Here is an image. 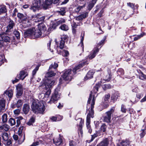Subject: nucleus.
<instances>
[{"label": "nucleus", "instance_id": "nucleus-1", "mask_svg": "<svg viewBox=\"0 0 146 146\" xmlns=\"http://www.w3.org/2000/svg\"><path fill=\"white\" fill-rule=\"evenodd\" d=\"M95 98L93 97L91 105L90 110H87V112L88 113L87 117L86 125L87 129H88V132L90 133H91L92 131V129L90 125V118L91 117L93 118L94 117V111L93 109L94 108V106L95 104Z\"/></svg>", "mask_w": 146, "mask_h": 146}, {"label": "nucleus", "instance_id": "nucleus-2", "mask_svg": "<svg viewBox=\"0 0 146 146\" xmlns=\"http://www.w3.org/2000/svg\"><path fill=\"white\" fill-rule=\"evenodd\" d=\"M31 107L33 112L37 114H43L45 110L44 105L41 102L34 101L33 102Z\"/></svg>", "mask_w": 146, "mask_h": 146}, {"label": "nucleus", "instance_id": "nucleus-3", "mask_svg": "<svg viewBox=\"0 0 146 146\" xmlns=\"http://www.w3.org/2000/svg\"><path fill=\"white\" fill-rule=\"evenodd\" d=\"M60 89V86H58L55 89L54 92L52 94L50 101L53 102L58 100L60 98L61 94L59 93Z\"/></svg>", "mask_w": 146, "mask_h": 146}, {"label": "nucleus", "instance_id": "nucleus-4", "mask_svg": "<svg viewBox=\"0 0 146 146\" xmlns=\"http://www.w3.org/2000/svg\"><path fill=\"white\" fill-rule=\"evenodd\" d=\"M3 139V142L6 145H9L12 143V141L10 139H9V135L8 133L6 132H3L1 133V135Z\"/></svg>", "mask_w": 146, "mask_h": 146}, {"label": "nucleus", "instance_id": "nucleus-5", "mask_svg": "<svg viewBox=\"0 0 146 146\" xmlns=\"http://www.w3.org/2000/svg\"><path fill=\"white\" fill-rule=\"evenodd\" d=\"M114 110L115 108L114 107H113L109 111L106 112V115L104 118V121L106 122H110L111 115L114 112Z\"/></svg>", "mask_w": 146, "mask_h": 146}, {"label": "nucleus", "instance_id": "nucleus-6", "mask_svg": "<svg viewBox=\"0 0 146 146\" xmlns=\"http://www.w3.org/2000/svg\"><path fill=\"white\" fill-rule=\"evenodd\" d=\"M25 127H20L18 131V134L19 135L21 136V138H20L19 140V143H23L25 139V134L24 131Z\"/></svg>", "mask_w": 146, "mask_h": 146}, {"label": "nucleus", "instance_id": "nucleus-7", "mask_svg": "<svg viewBox=\"0 0 146 146\" xmlns=\"http://www.w3.org/2000/svg\"><path fill=\"white\" fill-rule=\"evenodd\" d=\"M71 70L68 69L65 71L62 76V77L65 80H70L72 79V74H71Z\"/></svg>", "mask_w": 146, "mask_h": 146}, {"label": "nucleus", "instance_id": "nucleus-8", "mask_svg": "<svg viewBox=\"0 0 146 146\" xmlns=\"http://www.w3.org/2000/svg\"><path fill=\"white\" fill-rule=\"evenodd\" d=\"M34 31H35V28H32L28 29L24 33L25 36H29L31 38H33Z\"/></svg>", "mask_w": 146, "mask_h": 146}, {"label": "nucleus", "instance_id": "nucleus-9", "mask_svg": "<svg viewBox=\"0 0 146 146\" xmlns=\"http://www.w3.org/2000/svg\"><path fill=\"white\" fill-rule=\"evenodd\" d=\"M17 16L21 21H27L28 23L29 22L28 21L29 18L25 14H23L19 13H17Z\"/></svg>", "mask_w": 146, "mask_h": 146}, {"label": "nucleus", "instance_id": "nucleus-10", "mask_svg": "<svg viewBox=\"0 0 146 146\" xmlns=\"http://www.w3.org/2000/svg\"><path fill=\"white\" fill-rule=\"evenodd\" d=\"M55 83L54 80L51 81L48 80L46 81L45 84V87L46 89H50L54 85Z\"/></svg>", "mask_w": 146, "mask_h": 146}, {"label": "nucleus", "instance_id": "nucleus-11", "mask_svg": "<svg viewBox=\"0 0 146 146\" xmlns=\"http://www.w3.org/2000/svg\"><path fill=\"white\" fill-rule=\"evenodd\" d=\"M42 33L40 32V30L38 29L35 28V31H34L33 34V38H38L42 36L43 37L44 35H42Z\"/></svg>", "mask_w": 146, "mask_h": 146}, {"label": "nucleus", "instance_id": "nucleus-12", "mask_svg": "<svg viewBox=\"0 0 146 146\" xmlns=\"http://www.w3.org/2000/svg\"><path fill=\"white\" fill-rule=\"evenodd\" d=\"M37 5H38V7L40 8H44L45 9H47L46 6V5L45 2L44 3L43 0H40L38 1H36Z\"/></svg>", "mask_w": 146, "mask_h": 146}, {"label": "nucleus", "instance_id": "nucleus-13", "mask_svg": "<svg viewBox=\"0 0 146 146\" xmlns=\"http://www.w3.org/2000/svg\"><path fill=\"white\" fill-rule=\"evenodd\" d=\"M23 104V101L21 100H18L16 103L15 104H12L11 105V107L13 108H14L17 107L19 108L21 107Z\"/></svg>", "mask_w": 146, "mask_h": 146}, {"label": "nucleus", "instance_id": "nucleus-14", "mask_svg": "<svg viewBox=\"0 0 146 146\" xmlns=\"http://www.w3.org/2000/svg\"><path fill=\"white\" fill-rule=\"evenodd\" d=\"M109 140L107 138L103 140L97 146H108L109 144Z\"/></svg>", "mask_w": 146, "mask_h": 146}, {"label": "nucleus", "instance_id": "nucleus-15", "mask_svg": "<svg viewBox=\"0 0 146 146\" xmlns=\"http://www.w3.org/2000/svg\"><path fill=\"white\" fill-rule=\"evenodd\" d=\"M0 36L3 41L7 42H9L10 40V37L8 36L5 33H3L2 34H1Z\"/></svg>", "mask_w": 146, "mask_h": 146}, {"label": "nucleus", "instance_id": "nucleus-16", "mask_svg": "<svg viewBox=\"0 0 146 146\" xmlns=\"http://www.w3.org/2000/svg\"><path fill=\"white\" fill-rule=\"evenodd\" d=\"M10 129L9 126L7 124H4L0 126V132L7 131Z\"/></svg>", "mask_w": 146, "mask_h": 146}, {"label": "nucleus", "instance_id": "nucleus-17", "mask_svg": "<svg viewBox=\"0 0 146 146\" xmlns=\"http://www.w3.org/2000/svg\"><path fill=\"white\" fill-rule=\"evenodd\" d=\"M38 28L42 34H44L45 32L46 31V27L43 23H41L38 24Z\"/></svg>", "mask_w": 146, "mask_h": 146}, {"label": "nucleus", "instance_id": "nucleus-18", "mask_svg": "<svg viewBox=\"0 0 146 146\" xmlns=\"http://www.w3.org/2000/svg\"><path fill=\"white\" fill-rule=\"evenodd\" d=\"M53 140L54 143L57 146L60 145L62 142V138L60 137L54 138Z\"/></svg>", "mask_w": 146, "mask_h": 146}, {"label": "nucleus", "instance_id": "nucleus-19", "mask_svg": "<svg viewBox=\"0 0 146 146\" xmlns=\"http://www.w3.org/2000/svg\"><path fill=\"white\" fill-rule=\"evenodd\" d=\"M130 141L127 139L123 140L120 143V144H118L117 146H129Z\"/></svg>", "mask_w": 146, "mask_h": 146}, {"label": "nucleus", "instance_id": "nucleus-20", "mask_svg": "<svg viewBox=\"0 0 146 146\" xmlns=\"http://www.w3.org/2000/svg\"><path fill=\"white\" fill-rule=\"evenodd\" d=\"M119 97V94L117 92H115L113 94L111 97V99L113 102L116 101L118 97Z\"/></svg>", "mask_w": 146, "mask_h": 146}, {"label": "nucleus", "instance_id": "nucleus-21", "mask_svg": "<svg viewBox=\"0 0 146 146\" xmlns=\"http://www.w3.org/2000/svg\"><path fill=\"white\" fill-rule=\"evenodd\" d=\"M88 16V13H87L82 14L76 18V20L80 21L86 18Z\"/></svg>", "mask_w": 146, "mask_h": 146}, {"label": "nucleus", "instance_id": "nucleus-22", "mask_svg": "<svg viewBox=\"0 0 146 146\" xmlns=\"http://www.w3.org/2000/svg\"><path fill=\"white\" fill-rule=\"evenodd\" d=\"M17 91V95L19 96H21L23 93V89L22 86L21 84H19L16 86Z\"/></svg>", "mask_w": 146, "mask_h": 146}, {"label": "nucleus", "instance_id": "nucleus-23", "mask_svg": "<svg viewBox=\"0 0 146 146\" xmlns=\"http://www.w3.org/2000/svg\"><path fill=\"white\" fill-rule=\"evenodd\" d=\"M30 110L29 106L27 104H25L23 106V111L24 113L27 114Z\"/></svg>", "mask_w": 146, "mask_h": 146}, {"label": "nucleus", "instance_id": "nucleus-24", "mask_svg": "<svg viewBox=\"0 0 146 146\" xmlns=\"http://www.w3.org/2000/svg\"><path fill=\"white\" fill-rule=\"evenodd\" d=\"M94 73V72L93 70H90L87 73L86 76L85 77V80H87L92 78Z\"/></svg>", "mask_w": 146, "mask_h": 146}, {"label": "nucleus", "instance_id": "nucleus-25", "mask_svg": "<svg viewBox=\"0 0 146 146\" xmlns=\"http://www.w3.org/2000/svg\"><path fill=\"white\" fill-rule=\"evenodd\" d=\"M86 62H84L83 63H81L78 66L74 68L73 70V72L74 74H76V72L78 70H79L80 68L82 67L83 66L86 64Z\"/></svg>", "mask_w": 146, "mask_h": 146}, {"label": "nucleus", "instance_id": "nucleus-26", "mask_svg": "<svg viewBox=\"0 0 146 146\" xmlns=\"http://www.w3.org/2000/svg\"><path fill=\"white\" fill-rule=\"evenodd\" d=\"M141 132V133L140 134V136L141 138H143L146 133V125H144L142 127Z\"/></svg>", "mask_w": 146, "mask_h": 146}, {"label": "nucleus", "instance_id": "nucleus-27", "mask_svg": "<svg viewBox=\"0 0 146 146\" xmlns=\"http://www.w3.org/2000/svg\"><path fill=\"white\" fill-rule=\"evenodd\" d=\"M97 0H92L91 2L89 3L88 5L87 8L90 11L93 7Z\"/></svg>", "mask_w": 146, "mask_h": 146}, {"label": "nucleus", "instance_id": "nucleus-28", "mask_svg": "<svg viewBox=\"0 0 146 146\" xmlns=\"http://www.w3.org/2000/svg\"><path fill=\"white\" fill-rule=\"evenodd\" d=\"M99 51L98 48H96L95 50H94L93 52L91 53L90 55L88 56V57L90 59H92L94 58L96 56V54Z\"/></svg>", "mask_w": 146, "mask_h": 146}, {"label": "nucleus", "instance_id": "nucleus-29", "mask_svg": "<svg viewBox=\"0 0 146 146\" xmlns=\"http://www.w3.org/2000/svg\"><path fill=\"white\" fill-rule=\"evenodd\" d=\"M7 11L6 7L5 5H0V15L6 13Z\"/></svg>", "mask_w": 146, "mask_h": 146}, {"label": "nucleus", "instance_id": "nucleus-30", "mask_svg": "<svg viewBox=\"0 0 146 146\" xmlns=\"http://www.w3.org/2000/svg\"><path fill=\"white\" fill-rule=\"evenodd\" d=\"M66 38V37L64 36V37H62L61 38V40L60 41L59 47L61 49H62L64 47L65 44V41L63 40L65 39Z\"/></svg>", "mask_w": 146, "mask_h": 146}, {"label": "nucleus", "instance_id": "nucleus-31", "mask_svg": "<svg viewBox=\"0 0 146 146\" xmlns=\"http://www.w3.org/2000/svg\"><path fill=\"white\" fill-rule=\"evenodd\" d=\"M40 18V20H44L45 17H44L41 14L39 13L37 15H34L32 16V18Z\"/></svg>", "mask_w": 146, "mask_h": 146}, {"label": "nucleus", "instance_id": "nucleus-32", "mask_svg": "<svg viewBox=\"0 0 146 146\" xmlns=\"http://www.w3.org/2000/svg\"><path fill=\"white\" fill-rule=\"evenodd\" d=\"M5 100H0V112L4 110L5 108Z\"/></svg>", "mask_w": 146, "mask_h": 146}, {"label": "nucleus", "instance_id": "nucleus-33", "mask_svg": "<svg viewBox=\"0 0 146 146\" xmlns=\"http://www.w3.org/2000/svg\"><path fill=\"white\" fill-rule=\"evenodd\" d=\"M38 6V5H37L36 2H35V3H33L31 8V9L33 11L35 12L39 8Z\"/></svg>", "mask_w": 146, "mask_h": 146}, {"label": "nucleus", "instance_id": "nucleus-34", "mask_svg": "<svg viewBox=\"0 0 146 146\" xmlns=\"http://www.w3.org/2000/svg\"><path fill=\"white\" fill-rule=\"evenodd\" d=\"M84 123V121L82 119H80V124H79V127L78 129L79 131L78 132L79 134L80 133L81 135H82L83 134V131L82 129V125Z\"/></svg>", "mask_w": 146, "mask_h": 146}, {"label": "nucleus", "instance_id": "nucleus-35", "mask_svg": "<svg viewBox=\"0 0 146 146\" xmlns=\"http://www.w3.org/2000/svg\"><path fill=\"white\" fill-rule=\"evenodd\" d=\"M17 125L16 127H18L19 126L22 120H24V119L22 117L20 116L17 117Z\"/></svg>", "mask_w": 146, "mask_h": 146}, {"label": "nucleus", "instance_id": "nucleus-36", "mask_svg": "<svg viewBox=\"0 0 146 146\" xmlns=\"http://www.w3.org/2000/svg\"><path fill=\"white\" fill-rule=\"evenodd\" d=\"M15 24L13 21L10 20L8 22V25L7 26V28L8 30H10L12 29L14 26Z\"/></svg>", "mask_w": 146, "mask_h": 146}, {"label": "nucleus", "instance_id": "nucleus-37", "mask_svg": "<svg viewBox=\"0 0 146 146\" xmlns=\"http://www.w3.org/2000/svg\"><path fill=\"white\" fill-rule=\"evenodd\" d=\"M62 118V116L59 115L57 117L52 116L50 117V119L52 121H56L61 120Z\"/></svg>", "mask_w": 146, "mask_h": 146}, {"label": "nucleus", "instance_id": "nucleus-38", "mask_svg": "<svg viewBox=\"0 0 146 146\" xmlns=\"http://www.w3.org/2000/svg\"><path fill=\"white\" fill-rule=\"evenodd\" d=\"M85 6V4L82 6H77L75 9V11L76 13H78Z\"/></svg>", "mask_w": 146, "mask_h": 146}, {"label": "nucleus", "instance_id": "nucleus-39", "mask_svg": "<svg viewBox=\"0 0 146 146\" xmlns=\"http://www.w3.org/2000/svg\"><path fill=\"white\" fill-rule=\"evenodd\" d=\"M56 75V73L54 72L53 71H49L47 72L45 74L46 77H52Z\"/></svg>", "mask_w": 146, "mask_h": 146}, {"label": "nucleus", "instance_id": "nucleus-40", "mask_svg": "<svg viewBox=\"0 0 146 146\" xmlns=\"http://www.w3.org/2000/svg\"><path fill=\"white\" fill-rule=\"evenodd\" d=\"M5 93L10 98L12 97L13 94V91L11 90H7Z\"/></svg>", "mask_w": 146, "mask_h": 146}, {"label": "nucleus", "instance_id": "nucleus-41", "mask_svg": "<svg viewBox=\"0 0 146 146\" xmlns=\"http://www.w3.org/2000/svg\"><path fill=\"white\" fill-rule=\"evenodd\" d=\"M8 122L11 126L14 125L16 124L15 119L12 118H10Z\"/></svg>", "mask_w": 146, "mask_h": 146}, {"label": "nucleus", "instance_id": "nucleus-42", "mask_svg": "<svg viewBox=\"0 0 146 146\" xmlns=\"http://www.w3.org/2000/svg\"><path fill=\"white\" fill-rule=\"evenodd\" d=\"M58 12L60 15H64L66 13L65 8L64 7L61 8L60 11H58Z\"/></svg>", "mask_w": 146, "mask_h": 146}, {"label": "nucleus", "instance_id": "nucleus-43", "mask_svg": "<svg viewBox=\"0 0 146 146\" xmlns=\"http://www.w3.org/2000/svg\"><path fill=\"white\" fill-rule=\"evenodd\" d=\"M145 35V33H143L140 35H138L135 36V37L134 38V40L136 41L139 39L141 37H142Z\"/></svg>", "mask_w": 146, "mask_h": 146}, {"label": "nucleus", "instance_id": "nucleus-44", "mask_svg": "<svg viewBox=\"0 0 146 146\" xmlns=\"http://www.w3.org/2000/svg\"><path fill=\"white\" fill-rule=\"evenodd\" d=\"M84 34L83 35V36H82V38L81 39V42L80 44L78 46H80L82 47V52H83L84 50V45H83V41L84 39Z\"/></svg>", "mask_w": 146, "mask_h": 146}, {"label": "nucleus", "instance_id": "nucleus-45", "mask_svg": "<svg viewBox=\"0 0 146 146\" xmlns=\"http://www.w3.org/2000/svg\"><path fill=\"white\" fill-rule=\"evenodd\" d=\"M25 72L24 71H21L20 72V74H19V78L23 80L26 77V76H25Z\"/></svg>", "mask_w": 146, "mask_h": 146}, {"label": "nucleus", "instance_id": "nucleus-46", "mask_svg": "<svg viewBox=\"0 0 146 146\" xmlns=\"http://www.w3.org/2000/svg\"><path fill=\"white\" fill-rule=\"evenodd\" d=\"M2 121L3 123H5L7 120V115L6 114H4L2 116Z\"/></svg>", "mask_w": 146, "mask_h": 146}, {"label": "nucleus", "instance_id": "nucleus-47", "mask_svg": "<svg viewBox=\"0 0 146 146\" xmlns=\"http://www.w3.org/2000/svg\"><path fill=\"white\" fill-rule=\"evenodd\" d=\"M60 28L64 31H67L68 29V27L65 24H63L60 27Z\"/></svg>", "mask_w": 146, "mask_h": 146}, {"label": "nucleus", "instance_id": "nucleus-48", "mask_svg": "<svg viewBox=\"0 0 146 146\" xmlns=\"http://www.w3.org/2000/svg\"><path fill=\"white\" fill-rule=\"evenodd\" d=\"M107 128V126L105 124H103L101 126L100 128V130L101 131L104 132L106 131Z\"/></svg>", "mask_w": 146, "mask_h": 146}, {"label": "nucleus", "instance_id": "nucleus-49", "mask_svg": "<svg viewBox=\"0 0 146 146\" xmlns=\"http://www.w3.org/2000/svg\"><path fill=\"white\" fill-rule=\"evenodd\" d=\"M102 88L104 89L105 90L106 89H110L111 88V86L110 84H105L103 85Z\"/></svg>", "mask_w": 146, "mask_h": 146}, {"label": "nucleus", "instance_id": "nucleus-50", "mask_svg": "<svg viewBox=\"0 0 146 146\" xmlns=\"http://www.w3.org/2000/svg\"><path fill=\"white\" fill-rule=\"evenodd\" d=\"M139 78L141 80H144L146 79V76L141 72L139 74Z\"/></svg>", "mask_w": 146, "mask_h": 146}, {"label": "nucleus", "instance_id": "nucleus-51", "mask_svg": "<svg viewBox=\"0 0 146 146\" xmlns=\"http://www.w3.org/2000/svg\"><path fill=\"white\" fill-rule=\"evenodd\" d=\"M58 66V64L54 62L53 64L52 63V64L49 67V69H50L51 68H53L54 69H55Z\"/></svg>", "mask_w": 146, "mask_h": 146}, {"label": "nucleus", "instance_id": "nucleus-52", "mask_svg": "<svg viewBox=\"0 0 146 146\" xmlns=\"http://www.w3.org/2000/svg\"><path fill=\"white\" fill-rule=\"evenodd\" d=\"M52 3V0H46L45 3L46 5V8L48 7Z\"/></svg>", "mask_w": 146, "mask_h": 146}, {"label": "nucleus", "instance_id": "nucleus-53", "mask_svg": "<svg viewBox=\"0 0 146 146\" xmlns=\"http://www.w3.org/2000/svg\"><path fill=\"white\" fill-rule=\"evenodd\" d=\"M51 92V90L48 88L45 94H44V96L45 98H48L50 96Z\"/></svg>", "mask_w": 146, "mask_h": 146}, {"label": "nucleus", "instance_id": "nucleus-54", "mask_svg": "<svg viewBox=\"0 0 146 146\" xmlns=\"http://www.w3.org/2000/svg\"><path fill=\"white\" fill-rule=\"evenodd\" d=\"M100 87V85L99 84L98 85H96V86H95L93 90V92L94 93H97V92L98 91V88Z\"/></svg>", "mask_w": 146, "mask_h": 146}, {"label": "nucleus", "instance_id": "nucleus-55", "mask_svg": "<svg viewBox=\"0 0 146 146\" xmlns=\"http://www.w3.org/2000/svg\"><path fill=\"white\" fill-rule=\"evenodd\" d=\"M110 97V95L109 94H108L105 95L104 98V100L107 102L108 101V100L109 99Z\"/></svg>", "mask_w": 146, "mask_h": 146}, {"label": "nucleus", "instance_id": "nucleus-56", "mask_svg": "<svg viewBox=\"0 0 146 146\" xmlns=\"http://www.w3.org/2000/svg\"><path fill=\"white\" fill-rule=\"evenodd\" d=\"M14 34L15 36L17 39H19L20 38V33L18 31H15L14 32Z\"/></svg>", "mask_w": 146, "mask_h": 146}, {"label": "nucleus", "instance_id": "nucleus-57", "mask_svg": "<svg viewBox=\"0 0 146 146\" xmlns=\"http://www.w3.org/2000/svg\"><path fill=\"white\" fill-rule=\"evenodd\" d=\"M121 111L124 113H125L126 111V109L125 108V106L122 104L121 106Z\"/></svg>", "mask_w": 146, "mask_h": 146}, {"label": "nucleus", "instance_id": "nucleus-58", "mask_svg": "<svg viewBox=\"0 0 146 146\" xmlns=\"http://www.w3.org/2000/svg\"><path fill=\"white\" fill-rule=\"evenodd\" d=\"M39 65H38L35 68L34 70L33 71V75H34L36 73V72L38 70L39 68Z\"/></svg>", "mask_w": 146, "mask_h": 146}, {"label": "nucleus", "instance_id": "nucleus-59", "mask_svg": "<svg viewBox=\"0 0 146 146\" xmlns=\"http://www.w3.org/2000/svg\"><path fill=\"white\" fill-rule=\"evenodd\" d=\"M63 55L65 56H67L69 54V52L66 50H64L63 52Z\"/></svg>", "mask_w": 146, "mask_h": 146}, {"label": "nucleus", "instance_id": "nucleus-60", "mask_svg": "<svg viewBox=\"0 0 146 146\" xmlns=\"http://www.w3.org/2000/svg\"><path fill=\"white\" fill-rule=\"evenodd\" d=\"M98 135L96 133H94V135H92V137L90 142H91L94 139V138L97 137Z\"/></svg>", "mask_w": 146, "mask_h": 146}, {"label": "nucleus", "instance_id": "nucleus-61", "mask_svg": "<svg viewBox=\"0 0 146 146\" xmlns=\"http://www.w3.org/2000/svg\"><path fill=\"white\" fill-rule=\"evenodd\" d=\"M92 91L90 93V95L89 97L88 98V103L90 104V101L92 99Z\"/></svg>", "mask_w": 146, "mask_h": 146}, {"label": "nucleus", "instance_id": "nucleus-62", "mask_svg": "<svg viewBox=\"0 0 146 146\" xmlns=\"http://www.w3.org/2000/svg\"><path fill=\"white\" fill-rule=\"evenodd\" d=\"M44 95V93H40L39 94L38 97L40 99H42V100L43 99H44V97H45Z\"/></svg>", "mask_w": 146, "mask_h": 146}, {"label": "nucleus", "instance_id": "nucleus-63", "mask_svg": "<svg viewBox=\"0 0 146 146\" xmlns=\"http://www.w3.org/2000/svg\"><path fill=\"white\" fill-rule=\"evenodd\" d=\"M143 96L142 93H137L136 95V97L138 99H140Z\"/></svg>", "mask_w": 146, "mask_h": 146}, {"label": "nucleus", "instance_id": "nucleus-64", "mask_svg": "<svg viewBox=\"0 0 146 146\" xmlns=\"http://www.w3.org/2000/svg\"><path fill=\"white\" fill-rule=\"evenodd\" d=\"M127 5L128 6L130 7L132 9L134 8V5L133 3H127Z\"/></svg>", "mask_w": 146, "mask_h": 146}]
</instances>
